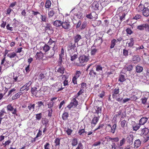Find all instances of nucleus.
I'll use <instances>...</instances> for the list:
<instances>
[{
  "label": "nucleus",
  "mask_w": 149,
  "mask_h": 149,
  "mask_svg": "<svg viewBox=\"0 0 149 149\" xmlns=\"http://www.w3.org/2000/svg\"><path fill=\"white\" fill-rule=\"evenodd\" d=\"M90 59V57L88 54L80 56L79 58V63L77 65L79 66H82L85 63L87 62Z\"/></svg>",
  "instance_id": "obj_1"
},
{
  "label": "nucleus",
  "mask_w": 149,
  "mask_h": 149,
  "mask_svg": "<svg viewBox=\"0 0 149 149\" xmlns=\"http://www.w3.org/2000/svg\"><path fill=\"white\" fill-rule=\"evenodd\" d=\"M103 7L96 1H94L91 4V8L93 11H101L103 9Z\"/></svg>",
  "instance_id": "obj_2"
},
{
  "label": "nucleus",
  "mask_w": 149,
  "mask_h": 149,
  "mask_svg": "<svg viewBox=\"0 0 149 149\" xmlns=\"http://www.w3.org/2000/svg\"><path fill=\"white\" fill-rule=\"evenodd\" d=\"M62 27L65 31H68L71 29V25L70 22L68 20H63L62 22Z\"/></svg>",
  "instance_id": "obj_3"
},
{
  "label": "nucleus",
  "mask_w": 149,
  "mask_h": 149,
  "mask_svg": "<svg viewBox=\"0 0 149 149\" xmlns=\"http://www.w3.org/2000/svg\"><path fill=\"white\" fill-rule=\"evenodd\" d=\"M137 29L140 31L145 30L149 32V24L148 23L141 24L137 26Z\"/></svg>",
  "instance_id": "obj_4"
},
{
  "label": "nucleus",
  "mask_w": 149,
  "mask_h": 149,
  "mask_svg": "<svg viewBox=\"0 0 149 149\" xmlns=\"http://www.w3.org/2000/svg\"><path fill=\"white\" fill-rule=\"evenodd\" d=\"M71 45H70L68 47V50L69 54H73L75 52H77V49L76 48V44L75 43H71Z\"/></svg>",
  "instance_id": "obj_5"
},
{
  "label": "nucleus",
  "mask_w": 149,
  "mask_h": 149,
  "mask_svg": "<svg viewBox=\"0 0 149 149\" xmlns=\"http://www.w3.org/2000/svg\"><path fill=\"white\" fill-rule=\"evenodd\" d=\"M81 72L79 70H76L72 79V82L74 84H77V79L81 76Z\"/></svg>",
  "instance_id": "obj_6"
},
{
  "label": "nucleus",
  "mask_w": 149,
  "mask_h": 149,
  "mask_svg": "<svg viewBox=\"0 0 149 149\" xmlns=\"http://www.w3.org/2000/svg\"><path fill=\"white\" fill-rule=\"evenodd\" d=\"M74 98H72L71 102L67 106V107L69 109H70L73 106L74 107H76L78 104V102L76 99L78 98H75V96H74Z\"/></svg>",
  "instance_id": "obj_7"
},
{
  "label": "nucleus",
  "mask_w": 149,
  "mask_h": 149,
  "mask_svg": "<svg viewBox=\"0 0 149 149\" xmlns=\"http://www.w3.org/2000/svg\"><path fill=\"white\" fill-rule=\"evenodd\" d=\"M93 112L95 114H97V116L100 117L101 115L102 107H101L96 106L93 109Z\"/></svg>",
  "instance_id": "obj_8"
},
{
  "label": "nucleus",
  "mask_w": 149,
  "mask_h": 149,
  "mask_svg": "<svg viewBox=\"0 0 149 149\" xmlns=\"http://www.w3.org/2000/svg\"><path fill=\"white\" fill-rule=\"evenodd\" d=\"M7 108L8 111L11 112L12 114L13 115H15L16 116H17V109L16 108H14L11 104H9L7 106Z\"/></svg>",
  "instance_id": "obj_9"
},
{
  "label": "nucleus",
  "mask_w": 149,
  "mask_h": 149,
  "mask_svg": "<svg viewBox=\"0 0 149 149\" xmlns=\"http://www.w3.org/2000/svg\"><path fill=\"white\" fill-rule=\"evenodd\" d=\"M100 117L99 116L94 115V117L91 120V123L92 126L94 127L97 123Z\"/></svg>",
  "instance_id": "obj_10"
},
{
  "label": "nucleus",
  "mask_w": 149,
  "mask_h": 149,
  "mask_svg": "<svg viewBox=\"0 0 149 149\" xmlns=\"http://www.w3.org/2000/svg\"><path fill=\"white\" fill-rule=\"evenodd\" d=\"M35 57L36 59L38 60L42 59V61H43V59L45 58H44V56L43 53L41 51L39 52H37L36 53Z\"/></svg>",
  "instance_id": "obj_11"
},
{
  "label": "nucleus",
  "mask_w": 149,
  "mask_h": 149,
  "mask_svg": "<svg viewBox=\"0 0 149 149\" xmlns=\"http://www.w3.org/2000/svg\"><path fill=\"white\" fill-rule=\"evenodd\" d=\"M55 85L56 88L57 89V92L61 91L64 88L62 87V83L59 82H56Z\"/></svg>",
  "instance_id": "obj_12"
},
{
  "label": "nucleus",
  "mask_w": 149,
  "mask_h": 149,
  "mask_svg": "<svg viewBox=\"0 0 149 149\" xmlns=\"http://www.w3.org/2000/svg\"><path fill=\"white\" fill-rule=\"evenodd\" d=\"M6 113L3 110H2L0 112V125L3 119L7 118V116L6 115Z\"/></svg>",
  "instance_id": "obj_13"
},
{
  "label": "nucleus",
  "mask_w": 149,
  "mask_h": 149,
  "mask_svg": "<svg viewBox=\"0 0 149 149\" xmlns=\"http://www.w3.org/2000/svg\"><path fill=\"white\" fill-rule=\"evenodd\" d=\"M88 75L90 76V79H93L97 75V73L94 71L93 68H92L90 70Z\"/></svg>",
  "instance_id": "obj_14"
},
{
  "label": "nucleus",
  "mask_w": 149,
  "mask_h": 149,
  "mask_svg": "<svg viewBox=\"0 0 149 149\" xmlns=\"http://www.w3.org/2000/svg\"><path fill=\"white\" fill-rule=\"evenodd\" d=\"M120 91L118 88L117 87L114 89L112 92V97L113 98L119 94Z\"/></svg>",
  "instance_id": "obj_15"
},
{
  "label": "nucleus",
  "mask_w": 149,
  "mask_h": 149,
  "mask_svg": "<svg viewBox=\"0 0 149 149\" xmlns=\"http://www.w3.org/2000/svg\"><path fill=\"white\" fill-rule=\"evenodd\" d=\"M54 47L52 48V50L51 51L47 57H46L44 59H43V60H47L49 58H51L54 56Z\"/></svg>",
  "instance_id": "obj_16"
},
{
  "label": "nucleus",
  "mask_w": 149,
  "mask_h": 149,
  "mask_svg": "<svg viewBox=\"0 0 149 149\" xmlns=\"http://www.w3.org/2000/svg\"><path fill=\"white\" fill-rule=\"evenodd\" d=\"M148 7L144 8V10L142 12L143 15L145 17H148L149 16V8Z\"/></svg>",
  "instance_id": "obj_17"
},
{
  "label": "nucleus",
  "mask_w": 149,
  "mask_h": 149,
  "mask_svg": "<svg viewBox=\"0 0 149 149\" xmlns=\"http://www.w3.org/2000/svg\"><path fill=\"white\" fill-rule=\"evenodd\" d=\"M81 36L79 34H77L74 36V43H77V45L78 44V42L81 39Z\"/></svg>",
  "instance_id": "obj_18"
},
{
  "label": "nucleus",
  "mask_w": 149,
  "mask_h": 149,
  "mask_svg": "<svg viewBox=\"0 0 149 149\" xmlns=\"http://www.w3.org/2000/svg\"><path fill=\"white\" fill-rule=\"evenodd\" d=\"M145 6L142 4H140L136 8V11L138 12H143Z\"/></svg>",
  "instance_id": "obj_19"
},
{
  "label": "nucleus",
  "mask_w": 149,
  "mask_h": 149,
  "mask_svg": "<svg viewBox=\"0 0 149 149\" xmlns=\"http://www.w3.org/2000/svg\"><path fill=\"white\" fill-rule=\"evenodd\" d=\"M133 136L132 135L130 134L128 135L127 138V142L129 145L132 144L133 143Z\"/></svg>",
  "instance_id": "obj_20"
},
{
  "label": "nucleus",
  "mask_w": 149,
  "mask_h": 149,
  "mask_svg": "<svg viewBox=\"0 0 149 149\" xmlns=\"http://www.w3.org/2000/svg\"><path fill=\"white\" fill-rule=\"evenodd\" d=\"M35 104L32 103H29L28 104V107L29 110H27L25 111V113H28L29 112V110H34L35 108Z\"/></svg>",
  "instance_id": "obj_21"
},
{
  "label": "nucleus",
  "mask_w": 149,
  "mask_h": 149,
  "mask_svg": "<svg viewBox=\"0 0 149 149\" xmlns=\"http://www.w3.org/2000/svg\"><path fill=\"white\" fill-rule=\"evenodd\" d=\"M141 132V133L140 134L141 135L146 136L149 133V130L148 128L145 127L142 129Z\"/></svg>",
  "instance_id": "obj_22"
},
{
  "label": "nucleus",
  "mask_w": 149,
  "mask_h": 149,
  "mask_svg": "<svg viewBox=\"0 0 149 149\" xmlns=\"http://www.w3.org/2000/svg\"><path fill=\"white\" fill-rule=\"evenodd\" d=\"M60 67L58 68L57 70V72L59 74H61L60 76H62L63 74L64 73V71L65 70V69L63 66H59Z\"/></svg>",
  "instance_id": "obj_23"
},
{
  "label": "nucleus",
  "mask_w": 149,
  "mask_h": 149,
  "mask_svg": "<svg viewBox=\"0 0 149 149\" xmlns=\"http://www.w3.org/2000/svg\"><path fill=\"white\" fill-rule=\"evenodd\" d=\"M140 60V58L137 55L134 56L132 59V61L134 63L139 62Z\"/></svg>",
  "instance_id": "obj_24"
},
{
  "label": "nucleus",
  "mask_w": 149,
  "mask_h": 149,
  "mask_svg": "<svg viewBox=\"0 0 149 149\" xmlns=\"http://www.w3.org/2000/svg\"><path fill=\"white\" fill-rule=\"evenodd\" d=\"M148 120V118L146 117H143L139 121V124L140 125H144Z\"/></svg>",
  "instance_id": "obj_25"
},
{
  "label": "nucleus",
  "mask_w": 149,
  "mask_h": 149,
  "mask_svg": "<svg viewBox=\"0 0 149 149\" xmlns=\"http://www.w3.org/2000/svg\"><path fill=\"white\" fill-rule=\"evenodd\" d=\"M37 88L36 87H33L31 88V92L32 94L38 97V91L37 90Z\"/></svg>",
  "instance_id": "obj_26"
},
{
  "label": "nucleus",
  "mask_w": 149,
  "mask_h": 149,
  "mask_svg": "<svg viewBox=\"0 0 149 149\" xmlns=\"http://www.w3.org/2000/svg\"><path fill=\"white\" fill-rule=\"evenodd\" d=\"M62 22L60 20H56L54 22L53 25L56 27H60L62 26Z\"/></svg>",
  "instance_id": "obj_27"
},
{
  "label": "nucleus",
  "mask_w": 149,
  "mask_h": 149,
  "mask_svg": "<svg viewBox=\"0 0 149 149\" xmlns=\"http://www.w3.org/2000/svg\"><path fill=\"white\" fill-rule=\"evenodd\" d=\"M102 42V39L100 37L98 38L95 39L94 41V44L93 45V46H94V45L96 44L97 45H100Z\"/></svg>",
  "instance_id": "obj_28"
},
{
  "label": "nucleus",
  "mask_w": 149,
  "mask_h": 149,
  "mask_svg": "<svg viewBox=\"0 0 149 149\" xmlns=\"http://www.w3.org/2000/svg\"><path fill=\"white\" fill-rule=\"evenodd\" d=\"M40 15V19L41 20V22H46L47 21L48 19L46 15Z\"/></svg>",
  "instance_id": "obj_29"
},
{
  "label": "nucleus",
  "mask_w": 149,
  "mask_h": 149,
  "mask_svg": "<svg viewBox=\"0 0 149 149\" xmlns=\"http://www.w3.org/2000/svg\"><path fill=\"white\" fill-rule=\"evenodd\" d=\"M113 98L116 100L118 102H120L123 100V97L121 96V95H120V94H119L118 95L116 96Z\"/></svg>",
  "instance_id": "obj_30"
},
{
  "label": "nucleus",
  "mask_w": 149,
  "mask_h": 149,
  "mask_svg": "<svg viewBox=\"0 0 149 149\" xmlns=\"http://www.w3.org/2000/svg\"><path fill=\"white\" fill-rule=\"evenodd\" d=\"M143 70L142 67L138 65L136 67V71L137 73H140Z\"/></svg>",
  "instance_id": "obj_31"
},
{
  "label": "nucleus",
  "mask_w": 149,
  "mask_h": 149,
  "mask_svg": "<svg viewBox=\"0 0 149 149\" xmlns=\"http://www.w3.org/2000/svg\"><path fill=\"white\" fill-rule=\"evenodd\" d=\"M42 123L43 125H45V126H47L48 124L49 120L46 118H43L42 120Z\"/></svg>",
  "instance_id": "obj_32"
},
{
  "label": "nucleus",
  "mask_w": 149,
  "mask_h": 149,
  "mask_svg": "<svg viewBox=\"0 0 149 149\" xmlns=\"http://www.w3.org/2000/svg\"><path fill=\"white\" fill-rule=\"evenodd\" d=\"M141 144V141L139 139L136 140L134 144V147L138 148L140 146Z\"/></svg>",
  "instance_id": "obj_33"
},
{
  "label": "nucleus",
  "mask_w": 149,
  "mask_h": 149,
  "mask_svg": "<svg viewBox=\"0 0 149 149\" xmlns=\"http://www.w3.org/2000/svg\"><path fill=\"white\" fill-rule=\"evenodd\" d=\"M117 40L113 39L112 40L111 42V45L110 46V48L112 49L115 46L116 44V43L117 42Z\"/></svg>",
  "instance_id": "obj_34"
},
{
  "label": "nucleus",
  "mask_w": 149,
  "mask_h": 149,
  "mask_svg": "<svg viewBox=\"0 0 149 149\" xmlns=\"http://www.w3.org/2000/svg\"><path fill=\"white\" fill-rule=\"evenodd\" d=\"M70 55V60L72 61H74L78 57V55L76 54H74L73 55L72 54H69Z\"/></svg>",
  "instance_id": "obj_35"
},
{
  "label": "nucleus",
  "mask_w": 149,
  "mask_h": 149,
  "mask_svg": "<svg viewBox=\"0 0 149 149\" xmlns=\"http://www.w3.org/2000/svg\"><path fill=\"white\" fill-rule=\"evenodd\" d=\"M117 124L116 123L114 124L112 126H111V128L110 129V132L112 134H114L115 132V130L117 127Z\"/></svg>",
  "instance_id": "obj_36"
},
{
  "label": "nucleus",
  "mask_w": 149,
  "mask_h": 149,
  "mask_svg": "<svg viewBox=\"0 0 149 149\" xmlns=\"http://www.w3.org/2000/svg\"><path fill=\"white\" fill-rule=\"evenodd\" d=\"M126 80L125 76L123 74H120L119 77L118 81L121 82H123Z\"/></svg>",
  "instance_id": "obj_37"
},
{
  "label": "nucleus",
  "mask_w": 149,
  "mask_h": 149,
  "mask_svg": "<svg viewBox=\"0 0 149 149\" xmlns=\"http://www.w3.org/2000/svg\"><path fill=\"white\" fill-rule=\"evenodd\" d=\"M43 50L45 52H48L50 49V47L47 44H45L42 47Z\"/></svg>",
  "instance_id": "obj_38"
},
{
  "label": "nucleus",
  "mask_w": 149,
  "mask_h": 149,
  "mask_svg": "<svg viewBox=\"0 0 149 149\" xmlns=\"http://www.w3.org/2000/svg\"><path fill=\"white\" fill-rule=\"evenodd\" d=\"M95 67V70L97 72H100L102 70V67L100 65L96 64Z\"/></svg>",
  "instance_id": "obj_39"
},
{
  "label": "nucleus",
  "mask_w": 149,
  "mask_h": 149,
  "mask_svg": "<svg viewBox=\"0 0 149 149\" xmlns=\"http://www.w3.org/2000/svg\"><path fill=\"white\" fill-rule=\"evenodd\" d=\"M94 15H96V13L94 12H92L90 14L87 15L86 17L90 19H92L95 18L93 16Z\"/></svg>",
  "instance_id": "obj_40"
},
{
  "label": "nucleus",
  "mask_w": 149,
  "mask_h": 149,
  "mask_svg": "<svg viewBox=\"0 0 149 149\" xmlns=\"http://www.w3.org/2000/svg\"><path fill=\"white\" fill-rule=\"evenodd\" d=\"M39 79L40 80H43L45 81L47 80V79L44 74L42 73H41L39 75Z\"/></svg>",
  "instance_id": "obj_41"
},
{
  "label": "nucleus",
  "mask_w": 149,
  "mask_h": 149,
  "mask_svg": "<svg viewBox=\"0 0 149 149\" xmlns=\"http://www.w3.org/2000/svg\"><path fill=\"white\" fill-rule=\"evenodd\" d=\"M93 46L91 47V54L92 56H94L95 55L96 53L97 52L98 49L96 48L93 49Z\"/></svg>",
  "instance_id": "obj_42"
},
{
  "label": "nucleus",
  "mask_w": 149,
  "mask_h": 149,
  "mask_svg": "<svg viewBox=\"0 0 149 149\" xmlns=\"http://www.w3.org/2000/svg\"><path fill=\"white\" fill-rule=\"evenodd\" d=\"M61 139L58 138H56L54 140L55 146V147L59 146L60 145V141Z\"/></svg>",
  "instance_id": "obj_43"
},
{
  "label": "nucleus",
  "mask_w": 149,
  "mask_h": 149,
  "mask_svg": "<svg viewBox=\"0 0 149 149\" xmlns=\"http://www.w3.org/2000/svg\"><path fill=\"white\" fill-rule=\"evenodd\" d=\"M22 94V92H19L16 93L12 97V99L14 100L19 98Z\"/></svg>",
  "instance_id": "obj_44"
},
{
  "label": "nucleus",
  "mask_w": 149,
  "mask_h": 149,
  "mask_svg": "<svg viewBox=\"0 0 149 149\" xmlns=\"http://www.w3.org/2000/svg\"><path fill=\"white\" fill-rule=\"evenodd\" d=\"M106 138H107V139L109 138V139H110L112 142H117L119 140V139L118 137H116L114 138H111L109 136H107Z\"/></svg>",
  "instance_id": "obj_45"
},
{
  "label": "nucleus",
  "mask_w": 149,
  "mask_h": 149,
  "mask_svg": "<svg viewBox=\"0 0 149 149\" xmlns=\"http://www.w3.org/2000/svg\"><path fill=\"white\" fill-rule=\"evenodd\" d=\"M51 2L50 0H47L45 4V7L46 8H49L51 5Z\"/></svg>",
  "instance_id": "obj_46"
},
{
  "label": "nucleus",
  "mask_w": 149,
  "mask_h": 149,
  "mask_svg": "<svg viewBox=\"0 0 149 149\" xmlns=\"http://www.w3.org/2000/svg\"><path fill=\"white\" fill-rule=\"evenodd\" d=\"M133 67V66L132 65H127L125 67V69L127 71H130L132 70Z\"/></svg>",
  "instance_id": "obj_47"
},
{
  "label": "nucleus",
  "mask_w": 149,
  "mask_h": 149,
  "mask_svg": "<svg viewBox=\"0 0 149 149\" xmlns=\"http://www.w3.org/2000/svg\"><path fill=\"white\" fill-rule=\"evenodd\" d=\"M68 113L64 112L62 116V118L63 120H66L67 119L68 117Z\"/></svg>",
  "instance_id": "obj_48"
},
{
  "label": "nucleus",
  "mask_w": 149,
  "mask_h": 149,
  "mask_svg": "<svg viewBox=\"0 0 149 149\" xmlns=\"http://www.w3.org/2000/svg\"><path fill=\"white\" fill-rule=\"evenodd\" d=\"M55 14L54 11L52 9L50 10L49 11L48 13V17H51L54 16Z\"/></svg>",
  "instance_id": "obj_49"
},
{
  "label": "nucleus",
  "mask_w": 149,
  "mask_h": 149,
  "mask_svg": "<svg viewBox=\"0 0 149 149\" xmlns=\"http://www.w3.org/2000/svg\"><path fill=\"white\" fill-rule=\"evenodd\" d=\"M127 124V121L125 120H123L121 122L120 125L123 128L126 127Z\"/></svg>",
  "instance_id": "obj_50"
},
{
  "label": "nucleus",
  "mask_w": 149,
  "mask_h": 149,
  "mask_svg": "<svg viewBox=\"0 0 149 149\" xmlns=\"http://www.w3.org/2000/svg\"><path fill=\"white\" fill-rule=\"evenodd\" d=\"M134 40L133 38H132L130 39V41L128 43V47H131L134 45Z\"/></svg>",
  "instance_id": "obj_51"
},
{
  "label": "nucleus",
  "mask_w": 149,
  "mask_h": 149,
  "mask_svg": "<svg viewBox=\"0 0 149 149\" xmlns=\"http://www.w3.org/2000/svg\"><path fill=\"white\" fill-rule=\"evenodd\" d=\"M31 84V81H29L24 85L26 88V91H28L29 90V87Z\"/></svg>",
  "instance_id": "obj_52"
},
{
  "label": "nucleus",
  "mask_w": 149,
  "mask_h": 149,
  "mask_svg": "<svg viewBox=\"0 0 149 149\" xmlns=\"http://www.w3.org/2000/svg\"><path fill=\"white\" fill-rule=\"evenodd\" d=\"M42 117V113L37 114L36 115V120H41Z\"/></svg>",
  "instance_id": "obj_53"
},
{
  "label": "nucleus",
  "mask_w": 149,
  "mask_h": 149,
  "mask_svg": "<svg viewBox=\"0 0 149 149\" xmlns=\"http://www.w3.org/2000/svg\"><path fill=\"white\" fill-rule=\"evenodd\" d=\"M87 25V22L86 21H84L82 24L80 29L82 30L86 28Z\"/></svg>",
  "instance_id": "obj_54"
},
{
  "label": "nucleus",
  "mask_w": 149,
  "mask_h": 149,
  "mask_svg": "<svg viewBox=\"0 0 149 149\" xmlns=\"http://www.w3.org/2000/svg\"><path fill=\"white\" fill-rule=\"evenodd\" d=\"M84 133L86 134V132H85L84 129H82L79 130L78 132V134L80 136H83L84 134Z\"/></svg>",
  "instance_id": "obj_55"
},
{
  "label": "nucleus",
  "mask_w": 149,
  "mask_h": 149,
  "mask_svg": "<svg viewBox=\"0 0 149 149\" xmlns=\"http://www.w3.org/2000/svg\"><path fill=\"white\" fill-rule=\"evenodd\" d=\"M84 90L82 89H81L78 93L76 95L74 96L75 98H78L79 96L82 94V93L84 92Z\"/></svg>",
  "instance_id": "obj_56"
},
{
  "label": "nucleus",
  "mask_w": 149,
  "mask_h": 149,
  "mask_svg": "<svg viewBox=\"0 0 149 149\" xmlns=\"http://www.w3.org/2000/svg\"><path fill=\"white\" fill-rule=\"evenodd\" d=\"M78 144L77 140V139H73L72 142V145L73 146H75Z\"/></svg>",
  "instance_id": "obj_57"
},
{
  "label": "nucleus",
  "mask_w": 149,
  "mask_h": 149,
  "mask_svg": "<svg viewBox=\"0 0 149 149\" xmlns=\"http://www.w3.org/2000/svg\"><path fill=\"white\" fill-rule=\"evenodd\" d=\"M111 125L110 124H107L105 127V130L107 132H110Z\"/></svg>",
  "instance_id": "obj_58"
},
{
  "label": "nucleus",
  "mask_w": 149,
  "mask_h": 149,
  "mask_svg": "<svg viewBox=\"0 0 149 149\" xmlns=\"http://www.w3.org/2000/svg\"><path fill=\"white\" fill-rule=\"evenodd\" d=\"M16 56V54L14 52H13L10 54H7V56L11 58H14Z\"/></svg>",
  "instance_id": "obj_59"
},
{
  "label": "nucleus",
  "mask_w": 149,
  "mask_h": 149,
  "mask_svg": "<svg viewBox=\"0 0 149 149\" xmlns=\"http://www.w3.org/2000/svg\"><path fill=\"white\" fill-rule=\"evenodd\" d=\"M45 29V30H50L51 27V24L50 23H47L45 24V26H44Z\"/></svg>",
  "instance_id": "obj_60"
},
{
  "label": "nucleus",
  "mask_w": 149,
  "mask_h": 149,
  "mask_svg": "<svg viewBox=\"0 0 149 149\" xmlns=\"http://www.w3.org/2000/svg\"><path fill=\"white\" fill-rule=\"evenodd\" d=\"M148 98L144 97H142L141 99L142 103L143 104H146V103L147 101V100Z\"/></svg>",
  "instance_id": "obj_61"
},
{
  "label": "nucleus",
  "mask_w": 149,
  "mask_h": 149,
  "mask_svg": "<svg viewBox=\"0 0 149 149\" xmlns=\"http://www.w3.org/2000/svg\"><path fill=\"white\" fill-rule=\"evenodd\" d=\"M126 31L127 34L130 35H131L133 33V31L131 30L130 28H127L126 30Z\"/></svg>",
  "instance_id": "obj_62"
},
{
  "label": "nucleus",
  "mask_w": 149,
  "mask_h": 149,
  "mask_svg": "<svg viewBox=\"0 0 149 149\" xmlns=\"http://www.w3.org/2000/svg\"><path fill=\"white\" fill-rule=\"evenodd\" d=\"M45 149H50V145L48 142L46 143L44 146Z\"/></svg>",
  "instance_id": "obj_63"
},
{
  "label": "nucleus",
  "mask_w": 149,
  "mask_h": 149,
  "mask_svg": "<svg viewBox=\"0 0 149 149\" xmlns=\"http://www.w3.org/2000/svg\"><path fill=\"white\" fill-rule=\"evenodd\" d=\"M83 149V145L81 142L78 143V145L76 148V149Z\"/></svg>",
  "instance_id": "obj_64"
}]
</instances>
